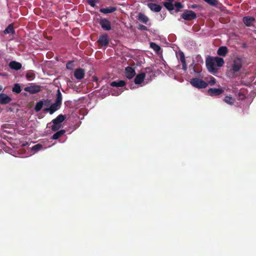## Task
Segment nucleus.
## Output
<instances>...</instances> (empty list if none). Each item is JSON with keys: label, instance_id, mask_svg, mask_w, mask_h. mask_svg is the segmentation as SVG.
<instances>
[{"label": "nucleus", "instance_id": "f257e3e1", "mask_svg": "<svg viewBox=\"0 0 256 256\" xmlns=\"http://www.w3.org/2000/svg\"><path fill=\"white\" fill-rule=\"evenodd\" d=\"M215 63L217 66L222 67L224 64V59L220 57H212L210 56L206 57V65L208 71L210 73L216 74L218 72V69L215 66Z\"/></svg>", "mask_w": 256, "mask_h": 256}, {"label": "nucleus", "instance_id": "f03ea898", "mask_svg": "<svg viewBox=\"0 0 256 256\" xmlns=\"http://www.w3.org/2000/svg\"><path fill=\"white\" fill-rule=\"evenodd\" d=\"M62 104V94L60 90H58L55 102L51 104L50 108H45L44 109V111L46 112H49L50 114H52L60 108Z\"/></svg>", "mask_w": 256, "mask_h": 256}, {"label": "nucleus", "instance_id": "7ed1b4c3", "mask_svg": "<svg viewBox=\"0 0 256 256\" xmlns=\"http://www.w3.org/2000/svg\"><path fill=\"white\" fill-rule=\"evenodd\" d=\"M242 67V62L240 58H236L232 64L231 68L229 70L228 73H230L233 76L235 73L240 71Z\"/></svg>", "mask_w": 256, "mask_h": 256}, {"label": "nucleus", "instance_id": "20e7f679", "mask_svg": "<svg viewBox=\"0 0 256 256\" xmlns=\"http://www.w3.org/2000/svg\"><path fill=\"white\" fill-rule=\"evenodd\" d=\"M190 83L194 87L200 89L206 88L208 86L207 82L198 78H192L190 81Z\"/></svg>", "mask_w": 256, "mask_h": 256}, {"label": "nucleus", "instance_id": "39448f33", "mask_svg": "<svg viewBox=\"0 0 256 256\" xmlns=\"http://www.w3.org/2000/svg\"><path fill=\"white\" fill-rule=\"evenodd\" d=\"M181 18L186 20H192L196 19V14L192 10H186L181 14Z\"/></svg>", "mask_w": 256, "mask_h": 256}, {"label": "nucleus", "instance_id": "423d86ee", "mask_svg": "<svg viewBox=\"0 0 256 256\" xmlns=\"http://www.w3.org/2000/svg\"><path fill=\"white\" fill-rule=\"evenodd\" d=\"M224 92V90L220 88H210L207 91L208 94L210 96H219Z\"/></svg>", "mask_w": 256, "mask_h": 256}, {"label": "nucleus", "instance_id": "0eeeda50", "mask_svg": "<svg viewBox=\"0 0 256 256\" xmlns=\"http://www.w3.org/2000/svg\"><path fill=\"white\" fill-rule=\"evenodd\" d=\"M99 23L102 28L105 30H110L112 29L110 22L106 18H101Z\"/></svg>", "mask_w": 256, "mask_h": 256}, {"label": "nucleus", "instance_id": "6e6552de", "mask_svg": "<svg viewBox=\"0 0 256 256\" xmlns=\"http://www.w3.org/2000/svg\"><path fill=\"white\" fill-rule=\"evenodd\" d=\"M98 45L102 46H107L109 43V38L107 34L100 36L98 40Z\"/></svg>", "mask_w": 256, "mask_h": 256}, {"label": "nucleus", "instance_id": "1a4fd4ad", "mask_svg": "<svg viewBox=\"0 0 256 256\" xmlns=\"http://www.w3.org/2000/svg\"><path fill=\"white\" fill-rule=\"evenodd\" d=\"M26 92H28L31 94H34L40 92L41 90L40 86L38 85H32L26 87L24 88Z\"/></svg>", "mask_w": 256, "mask_h": 256}, {"label": "nucleus", "instance_id": "9d476101", "mask_svg": "<svg viewBox=\"0 0 256 256\" xmlns=\"http://www.w3.org/2000/svg\"><path fill=\"white\" fill-rule=\"evenodd\" d=\"M125 76L129 80L132 79L136 74L135 70L131 66H127L125 68Z\"/></svg>", "mask_w": 256, "mask_h": 256}, {"label": "nucleus", "instance_id": "9b49d317", "mask_svg": "<svg viewBox=\"0 0 256 256\" xmlns=\"http://www.w3.org/2000/svg\"><path fill=\"white\" fill-rule=\"evenodd\" d=\"M74 75L77 80H80L84 76L85 70L82 68H76L74 72Z\"/></svg>", "mask_w": 256, "mask_h": 256}, {"label": "nucleus", "instance_id": "f8f14e48", "mask_svg": "<svg viewBox=\"0 0 256 256\" xmlns=\"http://www.w3.org/2000/svg\"><path fill=\"white\" fill-rule=\"evenodd\" d=\"M12 100V98L6 94L2 93L0 94V104H6L10 103Z\"/></svg>", "mask_w": 256, "mask_h": 256}, {"label": "nucleus", "instance_id": "ddd939ff", "mask_svg": "<svg viewBox=\"0 0 256 256\" xmlns=\"http://www.w3.org/2000/svg\"><path fill=\"white\" fill-rule=\"evenodd\" d=\"M10 68L14 70H18L22 68V64L16 61H11L8 64Z\"/></svg>", "mask_w": 256, "mask_h": 256}, {"label": "nucleus", "instance_id": "4468645a", "mask_svg": "<svg viewBox=\"0 0 256 256\" xmlns=\"http://www.w3.org/2000/svg\"><path fill=\"white\" fill-rule=\"evenodd\" d=\"M145 76L146 74L144 72H141L138 74L134 78V83L137 84H142V82L144 80Z\"/></svg>", "mask_w": 256, "mask_h": 256}, {"label": "nucleus", "instance_id": "2eb2a0df", "mask_svg": "<svg viewBox=\"0 0 256 256\" xmlns=\"http://www.w3.org/2000/svg\"><path fill=\"white\" fill-rule=\"evenodd\" d=\"M148 6L151 10L156 12H160L162 9L160 5L154 3H150Z\"/></svg>", "mask_w": 256, "mask_h": 256}, {"label": "nucleus", "instance_id": "dca6fc26", "mask_svg": "<svg viewBox=\"0 0 256 256\" xmlns=\"http://www.w3.org/2000/svg\"><path fill=\"white\" fill-rule=\"evenodd\" d=\"M117 10L116 7L110 6L106 8H100V12L104 14H106L108 13H112L116 11Z\"/></svg>", "mask_w": 256, "mask_h": 256}, {"label": "nucleus", "instance_id": "f3484780", "mask_svg": "<svg viewBox=\"0 0 256 256\" xmlns=\"http://www.w3.org/2000/svg\"><path fill=\"white\" fill-rule=\"evenodd\" d=\"M227 47L222 46L218 48L217 50V54L220 56H225L228 52Z\"/></svg>", "mask_w": 256, "mask_h": 256}, {"label": "nucleus", "instance_id": "a211bd4d", "mask_svg": "<svg viewBox=\"0 0 256 256\" xmlns=\"http://www.w3.org/2000/svg\"><path fill=\"white\" fill-rule=\"evenodd\" d=\"M254 18L251 16H244L243 18V22L247 26H252V23L254 21Z\"/></svg>", "mask_w": 256, "mask_h": 256}, {"label": "nucleus", "instance_id": "6ab92c4d", "mask_svg": "<svg viewBox=\"0 0 256 256\" xmlns=\"http://www.w3.org/2000/svg\"><path fill=\"white\" fill-rule=\"evenodd\" d=\"M65 118L64 116L60 114L56 118L52 120V122L53 124H62L61 123L64 120Z\"/></svg>", "mask_w": 256, "mask_h": 256}, {"label": "nucleus", "instance_id": "aec40b11", "mask_svg": "<svg viewBox=\"0 0 256 256\" xmlns=\"http://www.w3.org/2000/svg\"><path fill=\"white\" fill-rule=\"evenodd\" d=\"M65 133L66 130H61L59 131H58L52 135V139L58 140L60 138L62 137Z\"/></svg>", "mask_w": 256, "mask_h": 256}, {"label": "nucleus", "instance_id": "412c9836", "mask_svg": "<svg viewBox=\"0 0 256 256\" xmlns=\"http://www.w3.org/2000/svg\"><path fill=\"white\" fill-rule=\"evenodd\" d=\"M126 85L124 80L114 81L110 83V86L113 87H122Z\"/></svg>", "mask_w": 256, "mask_h": 256}, {"label": "nucleus", "instance_id": "4be33fe9", "mask_svg": "<svg viewBox=\"0 0 256 256\" xmlns=\"http://www.w3.org/2000/svg\"><path fill=\"white\" fill-rule=\"evenodd\" d=\"M138 18L140 22L145 24H146L149 20L148 17L142 13L138 14Z\"/></svg>", "mask_w": 256, "mask_h": 256}, {"label": "nucleus", "instance_id": "5701e85b", "mask_svg": "<svg viewBox=\"0 0 256 256\" xmlns=\"http://www.w3.org/2000/svg\"><path fill=\"white\" fill-rule=\"evenodd\" d=\"M4 33L6 34H14L15 33V30L14 28L13 24H10L4 30Z\"/></svg>", "mask_w": 256, "mask_h": 256}, {"label": "nucleus", "instance_id": "b1692460", "mask_svg": "<svg viewBox=\"0 0 256 256\" xmlns=\"http://www.w3.org/2000/svg\"><path fill=\"white\" fill-rule=\"evenodd\" d=\"M173 2H164V6L168 10H174V5Z\"/></svg>", "mask_w": 256, "mask_h": 256}, {"label": "nucleus", "instance_id": "393cba45", "mask_svg": "<svg viewBox=\"0 0 256 256\" xmlns=\"http://www.w3.org/2000/svg\"><path fill=\"white\" fill-rule=\"evenodd\" d=\"M44 106V102L43 100H40L36 102V104L35 106V107H34V110H36V112H38L42 110V108Z\"/></svg>", "mask_w": 256, "mask_h": 256}, {"label": "nucleus", "instance_id": "a878e982", "mask_svg": "<svg viewBox=\"0 0 256 256\" xmlns=\"http://www.w3.org/2000/svg\"><path fill=\"white\" fill-rule=\"evenodd\" d=\"M224 102L230 105H232L234 104V100L230 96H226L223 99Z\"/></svg>", "mask_w": 256, "mask_h": 256}, {"label": "nucleus", "instance_id": "bb28decb", "mask_svg": "<svg viewBox=\"0 0 256 256\" xmlns=\"http://www.w3.org/2000/svg\"><path fill=\"white\" fill-rule=\"evenodd\" d=\"M150 48L154 50L156 53H158L160 50V47L154 42H150Z\"/></svg>", "mask_w": 256, "mask_h": 256}, {"label": "nucleus", "instance_id": "cd10ccee", "mask_svg": "<svg viewBox=\"0 0 256 256\" xmlns=\"http://www.w3.org/2000/svg\"><path fill=\"white\" fill-rule=\"evenodd\" d=\"M12 91L16 94H19L21 92L22 90L20 85L18 84H16L12 88Z\"/></svg>", "mask_w": 256, "mask_h": 256}, {"label": "nucleus", "instance_id": "c85d7f7f", "mask_svg": "<svg viewBox=\"0 0 256 256\" xmlns=\"http://www.w3.org/2000/svg\"><path fill=\"white\" fill-rule=\"evenodd\" d=\"M26 78L29 80H34L35 78V74L30 71L27 72L26 74Z\"/></svg>", "mask_w": 256, "mask_h": 256}, {"label": "nucleus", "instance_id": "c756f323", "mask_svg": "<svg viewBox=\"0 0 256 256\" xmlns=\"http://www.w3.org/2000/svg\"><path fill=\"white\" fill-rule=\"evenodd\" d=\"M208 4L212 6H216L218 4L219 2L218 0H204Z\"/></svg>", "mask_w": 256, "mask_h": 256}, {"label": "nucleus", "instance_id": "7c9ffc66", "mask_svg": "<svg viewBox=\"0 0 256 256\" xmlns=\"http://www.w3.org/2000/svg\"><path fill=\"white\" fill-rule=\"evenodd\" d=\"M174 5L176 8V12H178L180 9L183 8V7H184V6L180 2H176L174 3Z\"/></svg>", "mask_w": 256, "mask_h": 256}, {"label": "nucleus", "instance_id": "2f4dec72", "mask_svg": "<svg viewBox=\"0 0 256 256\" xmlns=\"http://www.w3.org/2000/svg\"><path fill=\"white\" fill-rule=\"evenodd\" d=\"M178 56L180 60L182 62H186L185 56H184V53L182 52V51L179 52L178 54Z\"/></svg>", "mask_w": 256, "mask_h": 256}, {"label": "nucleus", "instance_id": "473e14b6", "mask_svg": "<svg viewBox=\"0 0 256 256\" xmlns=\"http://www.w3.org/2000/svg\"><path fill=\"white\" fill-rule=\"evenodd\" d=\"M62 127V124H53L52 126V130L53 132H56L58 130Z\"/></svg>", "mask_w": 256, "mask_h": 256}, {"label": "nucleus", "instance_id": "72a5a7b5", "mask_svg": "<svg viewBox=\"0 0 256 256\" xmlns=\"http://www.w3.org/2000/svg\"><path fill=\"white\" fill-rule=\"evenodd\" d=\"M74 67V64L72 61H69L66 64V68L67 69L72 70Z\"/></svg>", "mask_w": 256, "mask_h": 256}, {"label": "nucleus", "instance_id": "f704fd0d", "mask_svg": "<svg viewBox=\"0 0 256 256\" xmlns=\"http://www.w3.org/2000/svg\"><path fill=\"white\" fill-rule=\"evenodd\" d=\"M42 148V146L41 144H36L32 147V150H38Z\"/></svg>", "mask_w": 256, "mask_h": 256}, {"label": "nucleus", "instance_id": "c9c22d12", "mask_svg": "<svg viewBox=\"0 0 256 256\" xmlns=\"http://www.w3.org/2000/svg\"><path fill=\"white\" fill-rule=\"evenodd\" d=\"M216 83V79L214 77L211 76L210 78V80L208 81V84L210 86H214Z\"/></svg>", "mask_w": 256, "mask_h": 256}, {"label": "nucleus", "instance_id": "e433bc0d", "mask_svg": "<svg viewBox=\"0 0 256 256\" xmlns=\"http://www.w3.org/2000/svg\"><path fill=\"white\" fill-rule=\"evenodd\" d=\"M96 0H88V4L92 7H94Z\"/></svg>", "mask_w": 256, "mask_h": 256}, {"label": "nucleus", "instance_id": "4c0bfd02", "mask_svg": "<svg viewBox=\"0 0 256 256\" xmlns=\"http://www.w3.org/2000/svg\"><path fill=\"white\" fill-rule=\"evenodd\" d=\"M138 28L140 30H148L147 27L142 24H139Z\"/></svg>", "mask_w": 256, "mask_h": 256}, {"label": "nucleus", "instance_id": "58836bf2", "mask_svg": "<svg viewBox=\"0 0 256 256\" xmlns=\"http://www.w3.org/2000/svg\"><path fill=\"white\" fill-rule=\"evenodd\" d=\"M182 69L186 71L187 70V66L186 64V61L184 62H182Z\"/></svg>", "mask_w": 256, "mask_h": 256}, {"label": "nucleus", "instance_id": "ea45409f", "mask_svg": "<svg viewBox=\"0 0 256 256\" xmlns=\"http://www.w3.org/2000/svg\"><path fill=\"white\" fill-rule=\"evenodd\" d=\"M44 102V106H48L49 104H50V100H49L48 99H46V100H44V101H43Z\"/></svg>", "mask_w": 256, "mask_h": 256}, {"label": "nucleus", "instance_id": "a19ab883", "mask_svg": "<svg viewBox=\"0 0 256 256\" xmlns=\"http://www.w3.org/2000/svg\"><path fill=\"white\" fill-rule=\"evenodd\" d=\"M190 8H198V5H197L196 4H194L191 5Z\"/></svg>", "mask_w": 256, "mask_h": 256}, {"label": "nucleus", "instance_id": "79ce46f5", "mask_svg": "<svg viewBox=\"0 0 256 256\" xmlns=\"http://www.w3.org/2000/svg\"><path fill=\"white\" fill-rule=\"evenodd\" d=\"M92 80L97 82L98 81V78L96 76H93Z\"/></svg>", "mask_w": 256, "mask_h": 256}, {"label": "nucleus", "instance_id": "37998d69", "mask_svg": "<svg viewBox=\"0 0 256 256\" xmlns=\"http://www.w3.org/2000/svg\"><path fill=\"white\" fill-rule=\"evenodd\" d=\"M146 72H152V70L150 68H146Z\"/></svg>", "mask_w": 256, "mask_h": 256}, {"label": "nucleus", "instance_id": "c03bdc74", "mask_svg": "<svg viewBox=\"0 0 256 256\" xmlns=\"http://www.w3.org/2000/svg\"><path fill=\"white\" fill-rule=\"evenodd\" d=\"M2 90V86L1 85H0V92L1 90Z\"/></svg>", "mask_w": 256, "mask_h": 256}]
</instances>
